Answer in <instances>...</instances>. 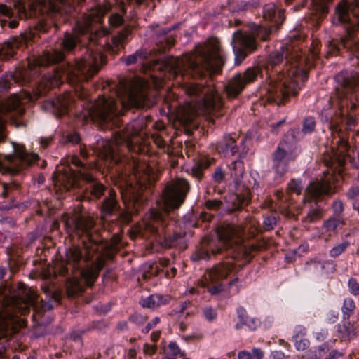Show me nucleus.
<instances>
[{
  "label": "nucleus",
  "mask_w": 359,
  "mask_h": 359,
  "mask_svg": "<svg viewBox=\"0 0 359 359\" xmlns=\"http://www.w3.org/2000/svg\"><path fill=\"white\" fill-rule=\"evenodd\" d=\"M160 322L158 317L154 318L149 321L144 327L142 328V332L144 334H147L154 326H156Z\"/></svg>",
  "instance_id": "nucleus-44"
},
{
  "label": "nucleus",
  "mask_w": 359,
  "mask_h": 359,
  "mask_svg": "<svg viewBox=\"0 0 359 359\" xmlns=\"http://www.w3.org/2000/svg\"><path fill=\"white\" fill-rule=\"evenodd\" d=\"M225 178V172L223 169L220 167H217L215 170L212 175V180L215 184L213 187V191L217 192L219 194H222V191L219 189H217V185L222 183Z\"/></svg>",
  "instance_id": "nucleus-29"
},
{
  "label": "nucleus",
  "mask_w": 359,
  "mask_h": 359,
  "mask_svg": "<svg viewBox=\"0 0 359 359\" xmlns=\"http://www.w3.org/2000/svg\"><path fill=\"white\" fill-rule=\"evenodd\" d=\"M203 314L208 322H212L217 318V310L211 306L205 307L203 309Z\"/></svg>",
  "instance_id": "nucleus-38"
},
{
  "label": "nucleus",
  "mask_w": 359,
  "mask_h": 359,
  "mask_svg": "<svg viewBox=\"0 0 359 359\" xmlns=\"http://www.w3.org/2000/svg\"><path fill=\"white\" fill-rule=\"evenodd\" d=\"M329 351V346L324 343L317 348H313L309 350V357L311 359H320L323 354Z\"/></svg>",
  "instance_id": "nucleus-32"
},
{
  "label": "nucleus",
  "mask_w": 359,
  "mask_h": 359,
  "mask_svg": "<svg viewBox=\"0 0 359 359\" xmlns=\"http://www.w3.org/2000/svg\"><path fill=\"white\" fill-rule=\"evenodd\" d=\"M79 154H80L81 156L84 160L88 159V158L89 157V155H90L89 152L88 151V150L86 148L82 147H79Z\"/></svg>",
  "instance_id": "nucleus-58"
},
{
  "label": "nucleus",
  "mask_w": 359,
  "mask_h": 359,
  "mask_svg": "<svg viewBox=\"0 0 359 359\" xmlns=\"http://www.w3.org/2000/svg\"><path fill=\"white\" fill-rule=\"evenodd\" d=\"M8 26L11 29L16 28L18 26V21L17 20H9Z\"/></svg>",
  "instance_id": "nucleus-61"
},
{
  "label": "nucleus",
  "mask_w": 359,
  "mask_h": 359,
  "mask_svg": "<svg viewBox=\"0 0 359 359\" xmlns=\"http://www.w3.org/2000/svg\"><path fill=\"white\" fill-rule=\"evenodd\" d=\"M252 358H255L256 359H262L264 357L263 351L259 348H254L252 349Z\"/></svg>",
  "instance_id": "nucleus-51"
},
{
  "label": "nucleus",
  "mask_w": 359,
  "mask_h": 359,
  "mask_svg": "<svg viewBox=\"0 0 359 359\" xmlns=\"http://www.w3.org/2000/svg\"><path fill=\"white\" fill-rule=\"evenodd\" d=\"M171 298L168 294H154L140 302L143 307L155 308L169 304Z\"/></svg>",
  "instance_id": "nucleus-21"
},
{
  "label": "nucleus",
  "mask_w": 359,
  "mask_h": 359,
  "mask_svg": "<svg viewBox=\"0 0 359 359\" xmlns=\"http://www.w3.org/2000/svg\"><path fill=\"white\" fill-rule=\"evenodd\" d=\"M240 233V229L238 226L227 224L220 230L217 239L204 241L202 246L192 254L191 260L194 262L207 260L210 258L211 255L222 253L224 248L232 245L234 238L239 237Z\"/></svg>",
  "instance_id": "nucleus-16"
},
{
  "label": "nucleus",
  "mask_w": 359,
  "mask_h": 359,
  "mask_svg": "<svg viewBox=\"0 0 359 359\" xmlns=\"http://www.w3.org/2000/svg\"><path fill=\"white\" fill-rule=\"evenodd\" d=\"M337 84L334 97H330L331 107L337 109H323L322 122L328 125L330 131V147L336 155L350 156L351 145L348 134L341 127L345 119L349 125L353 124L355 119L352 114L359 109V72L344 70L334 76Z\"/></svg>",
  "instance_id": "nucleus-6"
},
{
  "label": "nucleus",
  "mask_w": 359,
  "mask_h": 359,
  "mask_svg": "<svg viewBox=\"0 0 359 359\" xmlns=\"http://www.w3.org/2000/svg\"><path fill=\"white\" fill-rule=\"evenodd\" d=\"M189 190V182L185 179L178 178L168 183L161 196L165 212L151 209L145 219V230L165 248L177 247L183 244L184 234L177 232L171 234L175 222L170 218L169 212L178 209L184 203Z\"/></svg>",
  "instance_id": "nucleus-7"
},
{
  "label": "nucleus",
  "mask_w": 359,
  "mask_h": 359,
  "mask_svg": "<svg viewBox=\"0 0 359 359\" xmlns=\"http://www.w3.org/2000/svg\"><path fill=\"white\" fill-rule=\"evenodd\" d=\"M276 218L274 215H270L264 217L262 227L264 231H270L276 225Z\"/></svg>",
  "instance_id": "nucleus-36"
},
{
  "label": "nucleus",
  "mask_w": 359,
  "mask_h": 359,
  "mask_svg": "<svg viewBox=\"0 0 359 359\" xmlns=\"http://www.w3.org/2000/svg\"><path fill=\"white\" fill-rule=\"evenodd\" d=\"M346 196L350 201H356L359 198V186H352L347 191Z\"/></svg>",
  "instance_id": "nucleus-41"
},
{
  "label": "nucleus",
  "mask_w": 359,
  "mask_h": 359,
  "mask_svg": "<svg viewBox=\"0 0 359 359\" xmlns=\"http://www.w3.org/2000/svg\"><path fill=\"white\" fill-rule=\"evenodd\" d=\"M119 209L116 191L110 189L108 196L104 198L101 204V212L105 216H109L116 213L119 211Z\"/></svg>",
  "instance_id": "nucleus-19"
},
{
  "label": "nucleus",
  "mask_w": 359,
  "mask_h": 359,
  "mask_svg": "<svg viewBox=\"0 0 359 359\" xmlns=\"http://www.w3.org/2000/svg\"><path fill=\"white\" fill-rule=\"evenodd\" d=\"M338 316V311L334 310H330L326 314V321L328 323H334L337 320Z\"/></svg>",
  "instance_id": "nucleus-46"
},
{
  "label": "nucleus",
  "mask_w": 359,
  "mask_h": 359,
  "mask_svg": "<svg viewBox=\"0 0 359 359\" xmlns=\"http://www.w3.org/2000/svg\"><path fill=\"white\" fill-rule=\"evenodd\" d=\"M292 341L294 344V346L297 351H304L309 347V341L304 337H299L292 336Z\"/></svg>",
  "instance_id": "nucleus-35"
},
{
  "label": "nucleus",
  "mask_w": 359,
  "mask_h": 359,
  "mask_svg": "<svg viewBox=\"0 0 359 359\" xmlns=\"http://www.w3.org/2000/svg\"><path fill=\"white\" fill-rule=\"evenodd\" d=\"M148 53L145 50L139 49L133 54L129 55L126 57H122V61L126 65L130 66L137 62H143L147 58Z\"/></svg>",
  "instance_id": "nucleus-26"
},
{
  "label": "nucleus",
  "mask_w": 359,
  "mask_h": 359,
  "mask_svg": "<svg viewBox=\"0 0 359 359\" xmlns=\"http://www.w3.org/2000/svg\"><path fill=\"white\" fill-rule=\"evenodd\" d=\"M332 209L334 214L339 217L344 211V203L341 201L337 200L333 203Z\"/></svg>",
  "instance_id": "nucleus-43"
},
{
  "label": "nucleus",
  "mask_w": 359,
  "mask_h": 359,
  "mask_svg": "<svg viewBox=\"0 0 359 359\" xmlns=\"http://www.w3.org/2000/svg\"><path fill=\"white\" fill-rule=\"evenodd\" d=\"M14 156L8 159V170L12 175H16L24 169L37 163L39 156L36 154L29 153L24 145L13 143Z\"/></svg>",
  "instance_id": "nucleus-17"
},
{
  "label": "nucleus",
  "mask_w": 359,
  "mask_h": 359,
  "mask_svg": "<svg viewBox=\"0 0 359 359\" xmlns=\"http://www.w3.org/2000/svg\"><path fill=\"white\" fill-rule=\"evenodd\" d=\"M238 359H252V355L247 351H241L238 355Z\"/></svg>",
  "instance_id": "nucleus-52"
},
{
  "label": "nucleus",
  "mask_w": 359,
  "mask_h": 359,
  "mask_svg": "<svg viewBox=\"0 0 359 359\" xmlns=\"http://www.w3.org/2000/svg\"><path fill=\"white\" fill-rule=\"evenodd\" d=\"M344 223L339 219L335 217H330L323 223V228L325 229L326 232H335L339 224Z\"/></svg>",
  "instance_id": "nucleus-33"
},
{
  "label": "nucleus",
  "mask_w": 359,
  "mask_h": 359,
  "mask_svg": "<svg viewBox=\"0 0 359 359\" xmlns=\"http://www.w3.org/2000/svg\"><path fill=\"white\" fill-rule=\"evenodd\" d=\"M155 142L161 149H165L167 145L166 142L161 137H156Z\"/></svg>",
  "instance_id": "nucleus-57"
},
{
  "label": "nucleus",
  "mask_w": 359,
  "mask_h": 359,
  "mask_svg": "<svg viewBox=\"0 0 359 359\" xmlns=\"http://www.w3.org/2000/svg\"><path fill=\"white\" fill-rule=\"evenodd\" d=\"M174 29V27L171 28H161L158 31L156 44L158 46L161 51L165 52L175 45V39L172 35H169V33Z\"/></svg>",
  "instance_id": "nucleus-20"
},
{
  "label": "nucleus",
  "mask_w": 359,
  "mask_h": 359,
  "mask_svg": "<svg viewBox=\"0 0 359 359\" xmlns=\"http://www.w3.org/2000/svg\"><path fill=\"white\" fill-rule=\"evenodd\" d=\"M333 0H286L289 3L294 2V9L299 11L303 8H308L309 10L318 13L320 15L326 14L328 12L329 5Z\"/></svg>",
  "instance_id": "nucleus-18"
},
{
  "label": "nucleus",
  "mask_w": 359,
  "mask_h": 359,
  "mask_svg": "<svg viewBox=\"0 0 359 359\" xmlns=\"http://www.w3.org/2000/svg\"><path fill=\"white\" fill-rule=\"evenodd\" d=\"M200 218L203 222H208L211 220V218L212 217V215L210 214H208L205 212H201L200 213Z\"/></svg>",
  "instance_id": "nucleus-56"
},
{
  "label": "nucleus",
  "mask_w": 359,
  "mask_h": 359,
  "mask_svg": "<svg viewBox=\"0 0 359 359\" xmlns=\"http://www.w3.org/2000/svg\"><path fill=\"white\" fill-rule=\"evenodd\" d=\"M351 245V243L348 241H343L341 243L337 244L334 246L329 252V255L331 257L336 258L343 254L348 248Z\"/></svg>",
  "instance_id": "nucleus-31"
},
{
  "label": "nucleus",
  "mask_w": 359,
  "mask_h": 359,
  "mask_svg": "<svg viewBox=\"0 0 359 359\" xmlns=\"http://www.w3.org/2000/svg\"><path fill=\"white\" fill-rule=\"evenodd\" d=\"M302 181L299 180L292 179L287 184V194L290 195L294 193L300 195L302 191Z\"/></svg>",
  "instance_id": "nucleus-34"
},
{
  "label": "nucleus",
  "mask_w": 359,
  "mask_h": 359,
  "mask_svg": "<svg viewBox=\"0 0 359 359\" xmlns=\"http://www.w3.org/2000/svg\"><path fill=\"white\" fill-rule=\"evenodd\" d=\"M285 121L284 119L283 120H280L275 123H273L271 125V127H272V132L274 133H278V128L279 127H280L281 126H283V124H285Z\"/></svg>",
  "instance_id": "nucleus-54"
},
{
  "label": "nucleus",
  "mask_w": 359,
  "mask_h": 359,
  "mask_svg": "<svg viewBox=\"0 0 359 359\" xmlns=\"http://www.w3.org/2000/svg\"><path fill=\"white\" fill-rule=\"evenodd\" d=\"M168 348L172 354V357L175 358V356L180 355L181 357L184 356V352H182L179 347L178 344L175 341H170L168 344Z\"/></svg>",
  "instance_id": "nucleus-40"
},
{
  "label": "nucleus",
  "mask_w": 359,
  "mask_h": 359,
  "mask_svg": "<svg viewBox=\"0 0 359 359\" xmlns=\"http://www.w3.org/2000/svg\"><path fill=\"white\" fill-rule=\"evenodd\" d=\"M250 191L249 189H246L243 194H236L233 205L236 210H241L250 203Z\"/></svg>",
  "instance_id": "nucleus-27"
},
{
  "label": "nucleus",
  "mask_w": 359,
  "mask_h": 359,
  "mask_svg": "<svg viewBox=\"0 0 359 359\" xmlns=\"http://www.w3.org/2000/svg\"><path fill=\"white\" fill-rule=\"evenodd\" d=\"M237 317L242 324H245L250 330H255L261 325V321L257 318H250L246 309L243 306H238L236 309Z\"/></svg>",
  "instance_id": "nucleus-22"
},
{
  "label": "nucleus",
  "mask_w": 359,
  "mask_h": 359,
  "mask_svg": "<svg viewBox=\"0 0 359 359\" xmlns=\"http://www.w3.org/2000/svg\"><path fill=\"white\" fill-rule=\"evenodd\" d=\"M327 335V332L325 330H321L319 332L316 333V339L319 341H323Z\"/></svg>",
  "instance_id": "nucleus-55"
},
{
  "label": "nucleus",
  "mask_w": 359,
  "mask_h": 359,
  "mask_svg": "<svg viewBox=\"0 0 359 359\" xmlns=\"http://www.w3.org/2000/svg\"><path fill=\"white\" fill-rule=\"evenodd\" d=\"M143 351L146 355H153L157 352V346L146 343L143 346Z\"/></svg>",
  "instance_id": "nucleus-47"
},
{
  "label": "nucleus",
  "mask_w": 359,
  "mask_h": 359,
  "mask_svg": "<svg viewBox=\"0 0 359 359\" xmlns=\"http://www.w3.org/2000/svg\"><path fill=\"white\" fill-rule=\"evenodd\" d=\"M309 60L305 53L292 45L282 44L278 50L271 53L243 72L235 74L225 86L230 98L238 97L248 85L258 77L266 75V81L260 89V96L269 104H285L290 95L296 96L301 90L299 81L307 80L306 67Z\"/></svg>",
  "instance_id": "nucleus-3"
},
{
  "label": "nucleus",
  "mask_w": 359,
  "mask_h": 359,
  "mask_svg": "<svg viewBox=\"0 0 359 359\" xmlns=\"http://www.w3.org/2000/svg\"><path fill=\"white\" fill-rule=\"evenodd\" d=\"M45 182V178L43 177V175H39L37 178L35 180V182L34 183H37V184L39 186V185H41L44 183Z\"/></svg>",
  "instance_id": "nucleus-64"
},
{
  "label": "nucleus",
  "mask_w": 359,
  "mask_h": 359,
  "mask_svg": "<svg viewBox=\"0 0 359 359\" xmlns=\"http://www.w3.org/2000/svg\"><path fill=\"white\" fill-rule=\"evenodd\" d=\"M51 301H39L38 295L23 283L17 288L4 283L0 286V321H15L19 316L33 311L32 318L38 320L44 313L53 309Z\"/></svg>",
  "instance_id": "nucleus-9"
},
{
  "label": "nucleus",
  "mask_w": 359,
  "mask_h": 359,
  "mask_svg": "<svg viewBox=\"0 0 359 359\" xmlns=\"http://www.w3.org/2000/svg\"><path fill=\"white\" fill-rule=\"evenodd\" d=\"M301 133L304 135L312 134L316 127L315 117L309 116L302 121ZM298 129L291 131L278 144V147L272 154V171L274 173L273 180L275 184L283 182L284 175L288 171L289 163L298 156L300 149L297 144V141L300 139Z\"/></svg>",
  "instance_id": "nucleus-11"
},
{
  "label": "nucleus",
  "mask_w": 359,
  "mask_h": 359,
  "mask_svg": "<svg viewBox=\"0 0 359 359\" xmlns=\"http://www.w3.org/2000/svg\"><path fill=\"white\" fill-rule=\"evenodd\" d=\"M343 325H337L339 337L344 340H351L356 336V327L355 325L348 320H344Z\"/></svg>",
  "instance_id": "nucleus-23"
},
{
  "label": "nucleus",
  "mask_w": 359,
  "mask_h": 359,
  "mask_svg": "<svg viewBox=\"0 0 359 359\" xmlns=\"http://www.w3.org/2000/svg\"><path fill=\"white\" fill-rule=\"evenodd\" d=\"M70 163L76 168V170L71 168L72 172L67 177L70 187L74 185L76 178H80L86 182L83 195L88 201H97L104 195L107 187L90 172V165L76 155L71 157Z\"/></svg>",
  "instance_id": "nucleus-14"
},
{
  "label": "nucleus",
  "mask_w": 359,
  "mask_h": 359,
  "mask_svg": "<svg viewBox=\"0 0 359 359\" xmlns=\"http://www.w3.org/2000/svg\"><path fill=\"white\" fill-rule=\"evenodd\" d=\"M306 335V328L302 325H297L293 331L292 336L304 337Z\"/></svg>",
  "instance_id": "nucleus-49"
},
{
  "label": "nucleus",
  "mask_w": 359,
  "mask_h": 359,
  "mask_svg": "<svg viewBox=\"0 0 359 359\" xmlns=\"http://www.w3.org/2000/svg\"><path fill=\"white\" fill-rule=\"evenodd\" d=\"M271 359H285V355L282 351H273L271 354Z\"/></svg>",
  "instance_id": "nucleus-53"
},
{
  "label": "nucleus",
  "mask_w": 359,
  "mask_h": 359,
  "mask_svg": "<svg viewBox=\"0 0 359 359\" xmlns=\"http://www.w3.org/2000/svg\"><path fill=\"white\" fill-rule=\"evenodd\" d=\"M66 230L81 239L83 248L72 246L66 251V259L56 269L61 276L66 277L65 288L69 298L81 296L86 287H92L100 271L105 266V259L99 253L101 243L93 217L77 215L62 216Z\"/></svg>",
  "instance_id": "nucleus-5"
},
{
  "label": "nucleus",
  "mask_w": 359,
  "mask_h": 359,
  "mask_svg": "<svg viewBox=\"0 0 359 359\" xmlns=\"http://www.w3.org/2000/svg\"><path fill=\"white\" fill-rule=\"evenodd\" d=\"M54 139V135H50L48 137H41L39 138V144L41 148L43 149H47L53 143Z\"/></svg>",
  "instance_id": "nucleus-42"
},
{
  "label": "nucleus",
  "mask_w": 359,
  "mask_h": 359,
  "mask_svg": "<svg viewBox=\"0 0 359 359\" xmlns=\"http://www.w3.org/2000/svg\"><path fill=\"white\" fill-rule=\"evenodd\" d=\"M236 265L230 262H224L208 269L203 275L202 285L211 296H217L228 290V295L233 296L239 292L237 285L238 278Z\"/></svg>",
  "instance_id": "nucleus-12"
},
{
  "label": "nucleus",
  "mask_w": 359,
  "mask_h": 359,
  "mask_svg": "<svg viewBox=\"0 0 359 359\" xmlns=\"http://www.w3.org/2000/svg\"><path fill=\"white\" fill-rule=\"evenodd\" d=\"M250 144L251 139L249 137L239 136L236 133L224 135L223 139L216 144V151L224 157L236 156L237 159L233 161L229 168L231 175L237 184L244 172L242 159L245 158Z\"/></svg>",
  "instance_id": "nucleus-13"
},
{
  "label": "nucleus",
  "mask_w": 359,
  "mask_h": 359,
  "mask_svg": "<svg viewBox=\"0 0 359 359\" xmlns=\"http://www.w3.org/2000/svg\"><path fill=\"white\" fill-rule=\"evenodd\" d=\"M83 0H79L78 4ZM0 3V16L17 14L19 18H29L32 13L41 15L34 30L29 34L11 37L0 48V59L13 57L16 50L35 41L36 35L53 32L60 22L73 24L75 34L65 31L60 39L58 47L45 50L41 55H29L25 65L13 73L0 77V98L10 89L12 83L32 88L33 96L38 99L46 95L52 88L67 82L77 86L88 81L99 72L105 62L102 50L118 53L130 40L132 28L123 27L117 34L108 36L109 29L103 27L101 33L94 29L93 25H102L104 16L111 8L110 3L97 4L86 13H80L79 5L74 0H41L32 11L31 0H6ZM6 106L0 99V144L8 137L7 120L4 116L15 107Z\"/></svg>",
  "instance_id": "nucleus-1"
},
{
  "label": "nucleus",
  "mask_w": 359,
  "mask_h": 359,
  "mask_svg": "<svg viewBox=\"0 0 359 359\" xmlns=\"http://www.w3.org/2000/svg\"><path fill=\"white\" fill-rule=\"evenodd\" d=\"M341 353L337 350H332L325 359H339Z\"/></svg>",
  "instance_id": "nucleus-50"
},
{
  "label": "nucleus",
  "mask_w": 359,
  "mask_h": 359,
  "mask_svg": "<svg viewBox=\"0 0 359 359\" xmlns=\"http://www.w3.org/2000/svg\"><path fill=\"white\" fill-rule=\"evenodd\" d=\"M104 93L93 99L83 88L78 93V100L70 93L46 100L43 107L56 117L68 116L77 124L93 122L103 129L112 130L113 140L97 142L98 157L112 177L124 180L133 170L130 160L125 151L135 149L133 140L140 135V128L136 121L123 126L120 116L130 108L143 109L151 104L149 83L137 77L131 80L121 79L118 83L102 81Z\"/></svg>",
  "instance_id": "nucleus-2"
},
{
  "label": "nucleus",
  "mask_w": 359,
  "mask_h": 359,
  "mask_svg": "<svg viewBox=\"0 0 359 359\" xmlns=\"http://www.w3.org/2000/svg\"><path fill=\"white\" fill-rule=\"evenodd\" d=\"M333 26L341 27L344 33L331 38L325 43L326 57L343 55L359 58V0H340L331 17Z\"/></svg>",
  "instance_id": "nucleus-8"
},
{
  "label": "nucleus",
  "mask_w": 359,
  "mask_h": 359,
  "mask_svg": "<svg viewBox=\"0 0 359 359\" xmlns=\"http://www.w3.org/2000/svg\"><path fill=\"white\" fill-rule=\"evenodd\" d=\"M222 205V202L219 199H208L205 202V206L209 210L217 211Z\"/></svg>",
  "instance_id": "nucleus-39"
},
{
  "label": "nucleus",
  "mask_w": 359,
  "mask_h": 359,
  "mask_svg": "<svg viewBox=\"0 0 359 359\" xmlns=\"http://www.w3.org/2000/svg\"><path fill=\"white\" fill-rule=\"evenodd\" d=\"M226 55L215 46L210 53H202L200 57L186 60L170 57L165 62L170 79L177 88L170 96L180 105L189 108L202 107L208 114L222 116L224 102L217 92L205 86L203 80L212 74H219L226 62Z\"/></svg>",
  "instance_id": "nucleus-4"
},
{
  "label": "nucleus",
  "mask_w": 359,
  "mask_h": 359,
  "mask_svg": "<svg viewBox=\"0 0 359 359\" xmlns=\"http://www.w3.org/2000/svg\"><path fill=\"white\" fill-rule=\"evenodd\" d=\"M355 309V301L351 297L345 298L341 307L343 320H349L350 317L353 314Z\"/></svg>",
  "instance_id": "nucleus-28"
},
{
  "label": "nucleus",
  "mask_w": 359,
  "mask_h": 359,
  "mask_svg": "<svg viewBox=\"0 0 359 359\" xmlns=\"http://www.w3.org/2000/svg\"><path fill=\"white\" fill-rule=\"evenodd\" d=\"M14 121L18 127H25L26 126V123L22 118H16Z\"/></svg>",
  "instance_id": "nucleus-62"
},
{
  "label": "nucleus",
  "mask_w": 359,
  "mask_h": 359,
  "mask_svg": "<svg viewBox=\"0 0 359 359\" xmlns=\"http://www.w3.org/2000/svg\"><path fill=\"white\" fill-rule=\"evenodd\" d=\"M263 18L272 23L270 26L253 25L250 34L238 30L232 36V46L235 65H239L251 53L257 49V39L268 41L273 29H278L283 24L285 16L282 10L273 3L266 4L262 8Z\"/></svg>",
  "instance_id": "nucleus-10"
},
{
  "label": "nucleus",
  "mask_w": 359,
  "mask_h": 359,
  "mask_svg": "<svg viewBox=\"0 0 359 359\" xmlns=\"http://www.w3.org/2000/svg\"><path fill=\"white\" fill-rule=\"evenodd\" d=\"M210 161L205 158H201L198 160L191 170V174L198 181H200L203 177V171L204 170L208 168L210 166Z\"/></svg>",
  "instance_id": "nucleus-25"
},
{
  "label": "nucleus",
  "mask_w": 359,
  "mask_h": 359,
  "mask_svg": "<svg viewBox=\"0 0 359 359\" xmlns=\"http://www.w3.org/2000/svg\"><path fill=\"white\" fill-rule=\"evenodd\" d=\"M125 20L123 15L118 13H112L108 19L109 28L115 29L124 25Z\"/></svg>",
  "instance_id": "nucleus-30"
},
{
  "label": "nucleus",
  "mask_w": 359,
  "mask_h": 359,
  "mask_svg": "<svg viewBox=\"0 0 359 359\" xmlns=\"http://www.w3.org/2000/svg\"><path fill=\"white\" fill-rule=\"evenodd\" d=\"M95 298V295L93 294H86L83 297V301L86 304L90 303Z\"/></svg>",
  "instance_id": "nucleus-60"
},
{
  "label": "nucleus",
  "mask_w": 359,
  "mask_h": 359,
  "mask_svg": "<svg viewBox=\"0 0 359 359\" xmlns=\"http://www.w3.org/2000/svg\"><path fill=\"white\" fill-rule=\"evenodd\" d=\"M66 140L67 142L75 144L79 143L81 137L77 133H71L66 135Z\"/></svg>",
  "instance_id": "nucleus-45"
},
{
  "label": "nucleus",
  "mask_w": 359,
  "mask_h": 359,
  "mask_svg": "<svg viewBox=\"0 0 359 359\" xmlns=\"http://www.w3.org/2000/svg\"><path fill=\"white\" fill-rule=\"evenodd\" d=\"M334 176L330 175L310 184L306 192L310 199L311 205L306 216L302 219L303 222L313 223L322 217L323 210L318 204V201L323 200L325 196H330L336 193L337 187L334 183Z\"/></svg>",
  "instance_id": "nucleus-15"
},
{
  "label": "nucleus",
  "mask_w": 359,
  "mask_h": 359,
  "mask_svg": "<svg viewBox=\"0 0 359 359\" xmlns=\"http://www.w3.org/2000/svg\"><path fill=\"white\" fill-rule=\"evenodd\" d=\"M191 304V302L184 301L181 302L179 305V306L172 311V313H183L185 310L188 308V306Z\"/></svg>",
  "instance_id": "nucleus-48"
},
{
  "label": "nucleus",
  "mask_w": 359,
  "mask_h": 359,
  "mask_svg": "<svg viewBox=\"0 0 359 359\" xmlns=\"http://www.w3.org/2000/svg\"><path fill=\"white\" fill-rule=\"evenodd\" d=\"M261 5L260 0H242L237 3L236 6H231L229 10L232 13L253 11Z\"/></svg>",
  "instance_id": "nucleus-24"
},
{
  "label": "nucleus",
  "mask_w": 359,
  "mask_h": 359,
  "mask_svg": "<svg viewBox=\"0 0 359 359\" xmlns=\"http://www.w3.org/2000/svg\"><path fill=\"white\" fill-rule=\"evenodd\" d=\"M137 353L135 349H130L128 353V359H135Z\"/></svg>",
  "instance_id": "nucleus-63"
},
{
  "label": "nucleus",
  "mask_w": 359,
  "mask_h": 359,
  "mask_svg": "<svg viewBox=\"0 0 359 359\" xmlns=\"http://www.w3.org/2000/svg\"><path fill=\"white\" fill-rule=\"evenodd\" d=\"M353 164L357 168L359 167V150L353 151Z\"/></svg>",
  "instance_id": "nucleus-59"
},
{
  "label": "nucleus",
  "mask_w": 359,
  "mask_h": 359,
  "mask_svg": "<svg viewBox=\"0 0 359 359\" xmlns=\"http://www.w3.org/2000/svg\"><path fill=\"white\" fill-rule=\"evenodd\" d=\"M347 287L351 294L355 297L359 295V282L355 278L351 277L348 279Z\"/></svg>",
  "instance_id": "nucleus-37"
}]
</instances>
